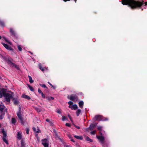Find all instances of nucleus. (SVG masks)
I'll list each match as a JSON object with an SVG mask.
<instances>
[{
    "mask_svg": "<svg viewBox=\"0 0 147 147\" xmlns=\"http://www.w3.org/2000/svg\"><path fill=\"white\" fill-rule=\"evenodd\" d=\"M75 138L78 139L82 140L83 139V137L82 136H75Z\"/></svg>",
    "mask_w": 147,
    "mask_h": 147,
    "instance_id": "obj_16",
    "label": "nucleus"
},
{
    "mask_svg": "<svg viewBox=\"0 0 147 147\" xmlns=\"http://www.w3.org/2000/svg\"><path fill=\"white\" fill-rule=\"evenodd\" d=\"M4 23L1 21L0 22V25L2 26H4Z\"/></svg>",
    "mask_w": 147,
    "mask_h": 147,
    "instance_id": "obj_30",
    "label": "nucleus"
},
{
    "mask_svg": "<svg viewBox=\"0 0 147 147\" xmlns=\"http://www.w3.org/2000/svg\"><path fill=\"white\" fill-rule=\"evenodd\" d=\"M96 131L95 130L93 131H92L91 132V134H94L96 133Z\"/></svg>",
    "mask_w": 147,
    "mask_h": 147,
    "instance_id": "obj_32",
    "label": "nucleus"
},
{
    "mask_svg": "<svg viewBox=\"0 0 147 147\" xmlns=\"http://www.w3.org/2000/svg\"><path fill=\"white\" fill-rule=\"evenodd\" d=\"M2 133L3 135V137H6L7 136V133L4 130H3L2 131Z\"/></svg>",
    "mask_w": 147,
    "mask_h": 147,
    "instance_id": "obj_23",
    "label": "nucleus"
},
{
    "mask_svg": "<svg viewBox=\"0 0 147 147\" xmlns=\"http://www.w3.org/2000/svg\"><path fill=\"white\" fill-rule=\"evenodd\" d=\"M49 83V84H50V85H51L52 87H53V86L52 85V84H50Z\"/></svg>",
    "mask_w": 147,
    "mask_h": 147,
    "instance_id": "obj_56",
    "label": "nucleus"
},
{
    "mask_svg": "<svg viewBox=\"0 0 147 147\" xmlns=\"http://www.w3.org/2000/svg\"><path fill=\"white\" fill-rule=\"evenodd\" d=\"M104 147H108V146L107 144H104L103 146Z\"/></svg>",
    "mask_w": 147,
    "mask_h": 147,
    "instance_id": "obj_49",
    "label": "nucleus"
},
{
    "mask_svg": "<svg viewBox=\"0 0 147 147\" xmlns=\"http://www.w3.org/2000/svg\"><path fill=\"white\" fill-rule=\"evenodd\" d=\"M84 102L83 101H80L79 103V105L80 107L82 108L83 106Z\"/></svg>",
    "mask_w": 147,
    "mask_h": 147,
    "instance_id": "obj_17",
    "label": "nucleus"
},
{
    "mask_svg": "<svg viewBox=\"0 0 147 147\" xmlns=\"http://www.w3.org/2000/svg\"><path fill=\"white\" fill-rule=\"evenodd\" d=\"M51 98L52 100H53L54 99V98L52 96L51 97Z\"/></svg>",
    "mask_w": 147,
    "mask_h": 147,
    "instance_id": "obj_51",
    "label": "nucleus"
},
{
    "mask_svg": "<svg viewBox=\"0 0 147 147\" xmlns=\"http://www.w3.org/2000/svg\"><path fill=\"white\" fill-rule=\"evenodd\" d=\"M11 122L13 124H14L16 123V120L14 118H12L11 119Z\"/></svg>",
    "mask_w": 147,
    "mask_h": 147,
    "instance_id": "obj_27",
    "label": "nucleus"
},
{
    "mask_svg": "<svg viewBox=\"0 0 147 147\" xmlns=\"http://www.w3.org/2000/svg\"><path fill=\"white\" fill-rule=\"evenodd\" d=\"M68 117H69V118L70 119V120L72 122H73V121L72 119L71 118V116H70V115H68Z\"/></svg>",
    "mask_w": 147,
    "mask_h": 147,
    "instance_id": "obj_38",
    "label": "nucleus"
},
{
    "mask_svg": "<svg viewBox=\"0 0 147 147\" xmlns=\"http://www.w3.org/2000/svg\"><path fill=\"white\" fill-rule=\"evenodd\" d=\"M10 32L11 34L13 35L14 36H16V34L14 32V31L13 30V29L12 28H11L10 30Z\"/></svg>",
    "mask_w": 147,
    "mask_h": 147,
    "instance_id": "obj_15",
    "label": "nucleus"
},
{
    "mask_svg": "<svg viewBox=\"0 0 147 147\" xmlns=\"http://www.w3.org/2000/svg\"><path fill=\"white\" fill-rule=\"evenodd\" d=\"M1 125L0 124V128L1 127Z\"/></svg>",
    "mask_w": 147,
    "mask_h": 147,
    "instance_id": "obj_57",
    "label": "nucleus"
},
{
    "mask_svg": "<svg viewBox=\"0 0 147 147\" xmlns=\"http://www.w3.org/2000/svg\"><path fill=\"white\" fill-rule=\"evenodd\" d=\"M2 97V94L0 90V98H1Z\"/></svg>",
    "mask_w": 147,
    "mask_h": 147,
    "instance_id": "obj_46",
    "label": "nucleus"
},
{
    "mask_svg": "<svg viewBox=\"0 0 147 147\" xmlns=\"http://www.w3.org/2000/svg\"><path fill=\"white\" fill-rule=\"evenodd\" d=\"M66 126H68V127H71V125L69 123H66L65 124Z\"/></svg>",
    "mask_w": 147,
    "mask_h": 147,
    "instance_id": "obj_39",
    "label": "nucleus"
},
{
    "mask_svg": "<svg viewBox=\"0 0 147 147\" xmlns=\"http://www.w3.org/2000/svg\"><path fill=\"white\" fill-rule=\"evenodd\" d=\"M4 39L5 41L7 42L8 43H9L11 45V43L10 42H9L6 38H4Z\"/></svg>",
    "mask_w": 147,
    "mask_h": 147,
    "instance_id": "obj_36",
    "label": "nucleus"
},
{
    "mask_svg": "<svg viewBox=\"0 0 147 147\" xmlns=\"http://www.w3.org/2000/svg\"><path fill=\"white\" fill-rule=\"evenodd\" d=\"M20 111L17 113V116L19 119L21 121V123L23 125L24 123V122L23 121V118L22 116V114L21 113L20 111Z\"/></svg>",
    "mask_w": 147,
    "mask_h": 147,
    "instance_id": "obj_5",
    "label": "nucleus"
},
{
    "mask_svg": "<svg viewBox=\"0 0 147 147\" xmlns=\"http://www.w3.org/2000/svg\"><path fill=\"white\" fill-rule=\"evenodd\" d=\"M86 139L87 141H89L91 142H93V140L91 139L88 137L87 136L86 137Z\"/></svg>",
    "mask_w": 147,
    "mask_h": 147,
    "instance_id": "obj_25",
    "label": "nucleus"
},
{
    "mask_svg": "<svg viewBox=\"0 0 147 147\" xmlns=\"http://www.w3.org/2000/svg\"><path fill=\"white\" fill-rule=\"evenodd\" d=\"M6 61L10 66L16 68L17 69H19V68L18 65L16 64L13 63L12 62L13 59L11 58H8L6 59Z\"/></svg>",
    "mask_w": 147,
    "mask_h": 147,
    "instance_id": "obj_3",
    "label": "nucleus"
},
{
    "mask_svg": "<svg viewBox=\"0 0 147 147\" xmlns=\"http://www.w3.org/2000/svg\"><path fill=\"white\" fill-rule=\"evenodd\" d=\"M46 98L47 100H51V97H47Z\"/></svg>",
    "mask_w": 147,
    "mask_h": 147,
    "instance_id": "obj_47",
    "label": "nucleus"
},
{
    "mask_svg": "<svg viewBox=\"0 0 147 147\" xmlns=\"http://www.w3.org/2000/svg\"><path fill=\"white\" fill-rule=\"evenodd\" d=\"M23 97L24 98H26L28 100H29L30 99V96H28V95H26L25 94H24L23 95Z\"/></svg>",
    "mask_w": 147,
    "mask_h": 147,
    "instance_id": "obj_18",
    "label": "nucleus"
},
{
    "mask_svg": "<svg viewBox=\"0 0 147 147\" xmlns=\"http://www.w3.org/2000/svg\"><path fill=\"white\" fill-rule=\"evenodd\" d=\"M39 68L40 69L43 71L47 69L46 68L43 67L40 65H39Z\"/></svg>",
    "mask_w": 147,
    "mask_h": 147,
    "instance_id": "obj_21",
    "label": "nucleus"
},
{
    "mask_svg": "<svg viewBox=\"0 0 147 147\" xmlns=\"http://www.w3.org/2000/svg\"><path fill=\"white\" fill-rule=\"evenodd\" d=\"M46 120L47 122H49V123H51V124L52 123V122L51 121H50V120L49 119H47Z\"/></svg>",
    "mask_w": 147,
    "mask_h": 147,
    "instance_id": "obj_33",
    "label": "nucleus"
},
{
    "mask_svg": "<svg viewBox=\"0 0 147 147\" xmlns=\"http://www.w3.org/2000/svg\"><path fill=\"white\" fill-rule=\"evenodd\" d=\"M96 126L95 125L92 124L90 125L89 128L87 129H89L90 130H92L96 127Z\"/></svg>",
    "mask_w": 147,
    "mask_h": 147,
    "instance_id": "obj_11",
    "label": "nucleus"
},
{
    "mask_svg": "<svg viewBox=\"0 0 147 147\" xmlns=\"http://www.w3.org/2000/svg\"><path fill=\"white\" fill-rule=\"evenodd\" d=\"M29 129H27L26 130V133L27 134H28L29 133Z\"/></svg>",
    "mask_w": 147,
    "mask_h": 147,
    "instance_id": "obj_48",
    "label": "nucleus"
},
{
    "mask_svg": "<svg viewBox=\"0 0 147 147\" xmlns=\"http://www.w3.org/2000/svg\"><path fill=\"white\" fill-rule=\"evenodd\" d=\"M13 101L14 104L16 105H17L19 103V101L17 99H15L14 98H13Z\"/></svg>",
    "mask_w": 147,
    "mask_h": 147,
    "instance_id": "obj_13",
    "label": "nucleus"
},
{
    "mask_svg": "<svg viewBox=\"0 0 147 147\" xmlns=\"http://www.w3.org/2000/svg\"><path fill=\"white\" fill-rule=\"evenodd\" d=\"M28 77L29 78V81L30 83H32L33 82V81L32 80V77L29 76H28Z\"/></svg>",
    "mask_w": 147,
    "mask_h": 147,
    "instance_id": "obj_22",
    "label": "nucleus"
},
{
    "mask_svg": "<svg viewBox=\"0 0 147 147\" xmlns=\"http://www.w3.org/2000/svg\"><path fill=\"white\" fill-rule=\"evenodd\" d=\"M21 147H25V143L23 140H22L21 142Z\"/></svg>",
    "mask_w": 147,
    "mask_h": 147,
    "instance_id": "obj_20",
    "label": "nucleus"
},
{
    "mask_svg": "<svg viewBox=\"0 0 147 147\" xmlns=\"http://www.w3.org/2000/svg\"><path fill=\"white\" fill-rule=\"evenodd\" d=\"M41 94H42V97H43L44 98H45V95H44L43 94V93H42Z\"/></svg>",
    "mask_w": 147,
    "mask_h": 147,
    "instance_id": "obj_42",
    "label": "nucleus"
},
{
    "mask_svg": "<svg viewBox=\"0 0 147 147\" xmlns=\"http://www.w3.org/2000/svg\"><path fill=\"white\" fill-rule=\"evenodd\" d=\"M38 92H39V93H40L41 94L42 93V91L40 89H38Z\"/></svg>",
    "mask_w": 147,
    "mask_h": 147,
    "instance_id": "obj_45",
    "label": "nucleus"
},
{
    "mask_svg": "<svg viewBox=\"0 0 147 147\" xmlns=\"http://www.w3.org/2000/svg\"><path fill=\"white\" fill-rule=\"evenodd\" d=\"M81 112V110L80 109H78L76 111V114L78 116L80 114V113Z\"/></svg>",
    "mask_w": 147,
    "mask_h": 147,
    "instance_id": "obj_24",
    "label": "nucleus"
},
{
    "mask_svg": "<svg viewBox=\"0 0 147 147\" xmlns=\"http://www.w3.org/2000/svg\"><path fill=\"white\" fill-rule=\"evenodd\" d=\"M42 144L45 147H48L49 141L46 139H44L42 140Z\"/></svg>",
    "mask_w": 147,
    "mask_h": 147,
    "instance_id": "obj_6",
    "label": "nucleus"
},
{
    "mask_svg": "<svg viewBox=\"0 0 147 147\" xmlns=\"http://www.w3.org/2000/svg\"><path fill=\"white\" fill-rule=\"evenodd\" d=\"M5 107L3 105H0V111L1 112H3V110L5 108Z\"/></svg>",
    "mask_w": 147,
    "mask_h": 147,
    "instance_id": "obj_12",
    "label": "nucleus"
},
{
    "mask_svg": "<svg viewBox=\"0 0 147 147\" xmlns=\"http://www.w3.org/2000/svg\"><path fill=\"white\" fill-rule=\"evenodd\" d=\"M2 44L7 49L11 50H13V49L11 47H9L7 45L3 43H2Z\"/></svg>",
    "mask_w": 147,
    "mask_h": 147,
    "instance_id": "obj_9",
    "label": "nucleus"
},
{
    "mask_svg": "<svg viewBox=\"0 0 147 147\" xmlns=\"http://www.w3.org/2000/svg\"><path fill=\"white\" fill-rule=\"evenodd\" d=\"M57 113L59 114H61V111L59 110H57Z\"/></svg>",
    "mask_w": 147,
    "mask_h": 147,
    "instance_id": "obj_44",
    "label": "nucleus"
},
{
    "mask_svg": "<svg viewBox=\"0 0 147 147\" xmlns=\"http://www.w3.org/2000/svg\"><path fill=\"white\" fill-rule=\"evenodd\" d=\"M69 0H63V1L65 2H66L67 1H69Z\"/></svg>",
    "mask_w": 147,
    "mask_h": 147,
    "instance_id": "obj_55",
    "label": "nucleus"
},
{
    "mask_svg": "<svg viewBox=\"0 0 147 147\" xmlns=\"http://www.w3.org/2000/svg\"><path fill=\"white\" fill-rule=\"evenodd\" d=\"M76 146L77 147H81L80 146L79 144H76Z\"/></svg>",
    "mask_w": 147,
    "mask_h": 147,
    "instance_id": "obj_50",
    "label": "nucleus"
},
{
    "mask_svg": "<svg viewBox=\"0 0 147 147\" xmlns=\"http://www.w3.org/2000/svg\"><path fill=\"white\" fill-rule=\"evenodd\" d=\"M102 127L101 126H99L97 127V129L98 130H101L102 129Z\"/></svg>",
    "mask_w": 147,
    "mask_h": 147,
    "instance_id": "obj_34",
    "label": "nucleus"
},
{
    "mask_svg": "<svg viewBox=\"0 0 147 147\" xmlns=\"http://www.w3.org/2000/svg\"><path fill=\"white\" fill-rule=\"evenodd\" d=\"M33 130L35 132H36V133H39L40 132V130L38 128L37 129V131H36V129L35 127H33Z\"/></svg>",
    "mask_w": 147,
    "mask_h": 147,
    "instance_id": "obj_19",
    "label": "nucleus"
},
{
    "mask_svg": "<svg viewBox=\"0 0 147 147\" xmlns=\"http://www.w3.org/2000/svg\"><path fill=\"white\" fill-rule=\"evenodd\" d=\"M71 141H72L73 142H75V141L74 140L71 139Z\"/></svg>",
    "mask_w": 147,
    "mask_h": 147,
    "instance_id": "obj_54",
    "label": "nucleus"
},
{
    "mask_svg": "<svg viewBox=\"0 0 147 147\" xmlns=\"http://www.w3.org/2000/svg\"><path fill=\"white\" fill-rule=\"evenodd\" d=\"M36 110L38 112H40L41 111V110L39 108H35Z\"/></svg>",
    "mask_w": 147,
    "mask_h": 147,
    "instance_id": "obj_31",
    "label": "nucleus"
},
{
    "mask_svg": "<svg viewBox=\"0 0 147 147\" xmlns=\"http://www.w3.org/2000/svg\"><path fill=\"white\" fill-rule=\"evenodd\" d=\"M103 117L102 115H96L93 118V119L95 121H100L102 119Z\"/></svg>",
    "mask_w": 147,
    "mask_h": 147,
    "instance_id": "obj_4",
    "label": "nucleus"
},
{
    "mask_svg": "<svg viewBox=\"0 0 147 147\" xmlns=\"http://www.w3.org/2000/svg\"><path fill=\"white\" fill-rule=\"evenodd\" d=\"M145 5H147V2H146L145 3Z\"/></svg>",
    "mask_w": 147,
    "mask_h": 147,
    "instance_id": "obj_53",
    "label": "nucleus"
},
{
    "mask_svg": "<svg viewBox=\"0 0 147 147\" xmlns=\"http://www.w3.org/2000/svg\"><path fill=\"white\" fill-rule=\"evenodd\" d=\"M28 87L29 88H30V90L31 91H34V89L31 86H30L29 85H28Z\"/></svg>",
    "mask_w": 147,
    "mask_h": 147,
    "instance_id": "obj_29",
    "label": "nucleus"
},
{
    "mask_svg": "<svg viewBox=\"0 0 147 147\" xmlns=\"http://www.w3.org/2000/svg\"><path fill=\"white\" fill-rule=\"evenodd\" d=\"M140 2L139 1L134 0H122V3L123 5H127L130 7L131 9H134L141 7L143 5L144 1Z\"/></svg>",
    "mask_w": 147,
    "mask_h": 147,
    "instance_id": "obj_1",
    "label": "nucleus"
},
{
    "mask_svg": "<svg viewBox=\"0 0 147 147\" xmlns=\"http://www.w3.org/2000/svg\"><path fill=\"white\" fill-rule=\"evenodd\" d=\"M68 98L72 101H77L78 100V97L76 95H72L70 97H68Z\"/></svg>",
    "mask_w": 147,
    "mask_h": 147,
    "instance_id": "obj_7",
    "label": "nucleus"
},
{
    "mask_svg": "<svg viewBox=\"0 0 147 147\" xmlns=\"http://www.w3.org/2000/svg\"><path fill=\"white\" fill-rule=\"evenodd\" d=\"M65 146L66 147H71V146H70L69 145H66Z\"/></svg>",
    "mask_w": 147,
    "mask_h": 147,
    "instance_id": "obj_52",
    "label": "nucleus"
},
{
    "mask_svg": "<svg viewBox=\"0 0 147 147\" xmlns=\"http://www.w3.org/2000/svg\"><path fill=\"white\" fill-rule=\"evenodd\" d=\"M1 36H0V39H1Z\"/></svg>",
    "mask_w": 147,
    "mask_h": 147,
    "instance_id": "obj_58",
    "label": "nucleus"
},
{
    "mask_svg": "<svg viewBox=\"0 0 147 147\" xmlns=\"http://www.w3.org/2000/svg\"><path fill=\"white\" fill-rule=\"evenodd\" d=\"M97 138L100 141L102 144L104 143L105 142V138L103 136H96Z\"/></svg>",
    "mask_w": 147,
    "mask_h": 147,
    "instance_id": "obj_8",
    "label": "nucleus"
},
{
    "mask_svg": "<svg viewBox=\"0 0 147 147\" xmlns=\"http://www.w3.org/2000/svg\"><path fill=\"white\" fill-rule=\"evenodd\" d=\"M17 136V138L18 139L20 140L22 138V136L21 134V133L20 132H18V133Z\"/></svg>",
    "mask_w": 147,
    "mask_h": 147,
    "instance_id": "obj_14",
    "label": "nucleus"
},
{
    "mask_svg": "<svg viewBox=\"0 0 147 147\" xmlns=\"http://www.w3.org/2000/svg\"><path fill=\"white\" fill-rule=\"evenodd\" d=\"M75 127L77 129H79L80 128V127L79 126H77V125H74Z\"/></svg>",
    "mask_w": 147,
    "mask_h": 147,
    "instance_id": "obj_43",
    "label": "nucleus"
},
{
    "mask_svg": "<svg viewBox=\"0 0 147 147\" xmlns=\"http://www.w3.org/2000/svg\"><path fill=\"white\" fill-rule=\"evenodd\" d=\"M6 137H3V140L7 144H8V143L7 140L6 139Z\"/></svg>",
    "mask_w": 147,
    "mask_h": 147,
    "instance_id": "obj_26",
    "label": "nucleus"
},
{
    "mask_svg": "<svg viewBox=\"0 0 147 147\" xmlns=\"http://www.w3.org/2000/svg\"><path fill=\"white\" fill-rule=\"evenodd\" d=\"M69 107L71 108L72 109L76 110L77 109L78 107L76 105H74L72 106H69Z\"/></svg>",
    "mask_w": 147,
    "mask_h": 147,
    "instance_id": "obj_10",
    "label": "nucleus"
},
{
    "mask_svg": "<svg viewBox=\"0 0 147 147\" xmlns=\"http://www.w3.org/2000/svg\"><path fill=\"white\" fill-rule=\"evenodd\" d=\"M75 1V2H76V0H74Z\"/></svg>",
    "mask_w": 147,
    "mask_h": 147,
    "instance_id": "obj_59",
    "label": "nucleus"
},
{
    "mask_svg": "<svg viewBox=\"0 0 147 147\" xmlns=\"http://www.w3.org/2000/svg\"><path fill=\"white\" fill-rule=\"evenodd\" d=\"M41 86L42 87H44V88H47L46 85L45 84H42L41 85Z\"/></svg>",
    "mask_w": 147,
    "mask_h": 147,
    "instance_id": "obj_41",
    "label": "nucleus"
},
{
    "mask_svg": "<svg viewBox=\"0 0 147 147\" xmlns=\"http://www.w3.org/2000/svg\"><path fill=\"white\" fill-rule=\"evenodd\" d=\"M67 118L65 116H63L62 119L63 121H64Z\"/></svg>",
    "mask_w": 147,
    "mask_h": 147,
    "instance_id": "obj_35",
    "label": "nucleus"
},
{
    "mask_svg": "<svg viewBox=\"0 0 147 147\" xmlns=\"http://www.w3.org/2000/svg\"><path fill=\"white\" fill-rule=\"evenodd\" d=\"M4 116V114H2V115H1L0 116V119H2L3 118V117Z\"/></svg>",
    "mask_w": 147,
    "mask_h": 147,
    "instance_id": "obj_37",
    "label": "nucleus"
},
{
    "mask_svg": "<svg viewBox=\"0 0 147 147\" xmlns=\"http://www.w3.org/2000/svg\"><path fill=\"white\" fill-rule=\"evenodd\" d=\"M68 103L69 105H72L73 104V102L71 101H69L68 102Z\"/></svg>",
    "mask_w": 147,
    "mask_h": 147,
    "instance_id": "obj_40",
    "label": "nucleus"
},
{
    "mask_svg": "<svg viewBox=\"0 0 147 147\" xmlns=\"http://www.w3.org/2000/svg\"><path fill=\"white\" fill-rule=\"evenodd\" d=\"M18 48L19 51H22V49L21 48L20 45H18Z\"/></svg>",
    "mask_w": 147,
    "mask_h": 147,
    "instance_id": "obj_28",
    "label": "nucleus"
},
{
    "mask_svg": "<svg viewBox=\"0 0 147 147\" xmlns=\"http://www.w3.org/2000/svg\"><path fill=\"white\" fill-rule=\"evenodd\" d=\"M3 94L5 98V100L7 102H9L10 99L12 98L13 93L11 92H7L3 91Z\"/></svg>",
    "mask_w": 147,
    "mask_h": 147,
    "instance_id": "obj_2",
    "label": "nucleus"
}]
</instances>
